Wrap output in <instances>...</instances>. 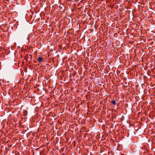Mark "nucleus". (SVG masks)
<instances>
[{
  "label": "nucleus",
  "instance_id": "f257e3e1",
  "mask_svg": "<svg viewBox=\"0 0 155 155\" xmlns=\"http://www.w3.org/2000/svg\"><path fill=\"white\" fill-rule=\"evenodd\" d=\"M37 61H38L39 63L42 62L44 61V58L42 57H39Z\"/></svg>",
  "mask_w": 155,
  "mask_h": 155
},
{
  "label": "nucleus",
  "instance_id": "f03ea898",
  "mask_svg": "<svg viewBox=\"0 0 155 155\" xmlns=\"http://www.w3.org/2000/svg\"><path fill=\"white\" fill-rule=\"evenodd\" d=\"M23 115L25 116H27V111H24L23 112Z\"/></svg>",
  "mask_w": 155,
  "mask_h": 155
},
{
  "label": "nucleus",
  "instance_id": "7ed1b4c3",
  "mask_svg": "<svg viewBox=\"0 0 155 155\" xmlns=\"http://www.w3.org/2000/svg\"><path fill=\"white\" fill-rule=\"evenodd\" d=\"M112 104L114 105H115L116 104V102L115 100H112L111 101Z\"/></svg>",
  "mask_w": 155,
  "mask_h": 155
}]
</instances>
